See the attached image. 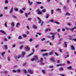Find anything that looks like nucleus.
<instances>
[{
  "instance_id": "10",
  "label": "nucleus",
  "mask_w": 76,
  "mask_h": 76,
  "mask_svg": "<svg viewBox=\"0 0 76 76\" xmlns=\"http://www.w3.org/2000/svg\"><path fill=\"white\" fill-rule=\"evenodd\" d=\"M13 12V8H11L10 10V13H12V12Z\"/></svg>"
},
{
  "instance_id": "21",
  "label": "nucleus",
  "mask_w": 76,
  "mask_h": 76,
  "mask_svg": "<svg viewBox=\"0 0 76 76\" xmlns=\"http://www.w3.org/2000/svg\"><path fill=\"white\" fill-rule=\"evenodd\" d=\"M36 4H42V2H36Z\"/></svg>"
},
{
  "instance_id": "4",
  "label": "nucleus",
  "mask_w": 76,
  "mask_h": 76,
  "mask_svg": "<svg viewBox=\"0 0 76 76\" xmlns=\"http://www.w3.org/2000/svg\"><path fill=\"white\" fill-rule=\"evenodd\" d=\"M25 52H22L21 53V57H22V58L24 56H25Z\"/></svg>"
},
{
  "instance_id": "12",
  "label": "nucleus",
  "mask_w": 76,
  "mask_h": 76,
  "mask_svg": "<svg viewBox=\"0 0 76 76\" xmlns=\"http://www.w3.org/2000/svg\"><path fill=\"white\" fill-rule=\"evenodd\" d=\"M25 49L26 50H30V48L28 47H25Z\"/></svg>"
},
{
  "instance_id": "36",
  "label": "nucleus",
  "mask_w": 76,
  "mask_h": 76,
  "mask_svg": "<svg viewBox=\"0 0 76 76\" xmlns=\"http://www.w3.org/2000/svg\"><path fill=\"white\" fill-rule=\"evenodd\" d=\"M17 72H20V69H18L16 70Z\"/></svg>"
},
{
  "instance_id": "48",
  "label": "nucleus",
  "mask_w": 76,
  "mask_h": 76,
  "mask_svg": "<svg viewBox=\"0 0 76 76\" xmlns=\"http://www.w3.org/2000/svg\"><path fill=\"white\" fill-rule=\"evenodd\" d=\"M55 54L56 56H58V54H57V53L56 52L55 53Z\"/></svg>"
},
{
  "instance_id": "16",
  "label": "nucleus",
  "mask_w": 76,
  "mask_h": 76,
  "mask_svg": "<svg viewBox=\"0 0 76 76\" xmlns=\"http://www.w3.org/2000/svg\"><path fill=\"white\" fill-rule=\"evenodd\" d=\"M49 17V14H47L45 16V18L47 19H48V17Z\"/></svg>"
},
{
  "instance_id": "26",
  "label": "nucleus",
  "mask_w": 76,
  "mask_h": 76,
  "mask_svg": "<svg viewBox=\"0 0 76 76\" xmlns=\"http://www.w3.org/2000/svg\"><path fill=\"white\" fill-rule=\"evenodd\" d=\"M23 36L24 38H25V37H27V35H26L25 34H23Z\"/></svg>"
},
{
  "instance_id": "20",
  "label": "nucleus",
  "mask_w": 76,
  "mask_h": 76,
  "mask_svg": "<svg viewBox=\"0 0 76 76\" xmlns=\"http://www.w3.org/2000/svg\"><path fill=\"white\" fill-rule=\"evenodd\" d=\"M64 70V69H63V67L60 68L59 69V71H60L61 70Z\"/></svg>"
},
{
  "instance_id": "8",
  "label": "nucleus",
  "mask_w": 76,
  "mask_h": 76,
  "mask_svg": "<svg viewBox=\"0 0 76 76\" xmlns=\"http://www.w3.org/2000/svg\"><path fill=\"white\" fill-rule=\"evenodd\" d=\"M67 69L69 70H73V69H72V66H68L67 67Z\"/></svg>"
},
{
  "instance_id": "58",
  "label": "nucleus",
  "mask_w": 76,
  "mask_h": 76,
  "mask_svg": "<svg viewBox=\"0 0 76 76\" xmlns=\"http://www.w3.org/2000/svg\"><path fill=\"white\" fill-rule=\"evenodd\" d=\"M20 55H18V58L19 59V58H20Z\"/></svg>"
},
{
  "instance_id": "2",
  "label": "nucleus",
  "mask_w": 76,
  "mask_h": 76,
  "mask_svg": "<svg viewBox=\"0 0 76 76\" xmlns=\"http://www.w3.org/2000/svg\"><path fill=\"white\" fill-rule=\"evenodd\" d=\"M28 72L30 74H32L34 72V71L30 69H28Z\"/></svg>"
},
{
  "instance_id": "64",
  "label": "nucleus",
  "mask_w": 76,
  "mask_h": 76,
  "mask_svg": "<svg viewBox=\"0 0 76 76\" xmlns=\"http://www.w3.org/2000/svg\"><path fill=\"white\" fill-rule=\"evenodd\" d=\"M73 41H75V42H76V39H73Z\"/></svg>"
},
{
  "instance_id": "13",
  "label": "nucleus",
  "mask_w": 76,
  "mask_h": 76,
  "mask_svg": "<svg viewBox=\"0 0 76 76\" xmlns=\"http://www.w3.org/2000/svg\"><path fill=\"white\" fill-rule=\"evenodd\" d=\"M71 49L72 50H75V48L74 46L73 45L71 46Z\"/></svg>"
},
{
  "instance_id": "63",
  "label": "nucleus",
  "mask_w": 76,
  "mask_h": 76,
  "mask_svg": "<svg viewBox=\"0 0 76 76\" xmlns=\"http://www.w3.org/2000/svg\"><path fill=\"white\" fill-rule=\"evenodd\" d=\"M7 59L8 61H10V58L9 57H7Z\"/></svg>"
},
{
  "instance_id": "55",
  "label": "nucleus",
  "mask_w": 76,
  "mask_h": 76,
  "mask_svg": "<svg viewBox=\"0 0 76 76\" xmlns=\"http://www.w3.org/2000/svg\"><path fill=\"white\" fill-rule=\"evenodd\" d=\"M50 22H51V23H52V22H54V20H50Z\"/></svg>"
},
{
  "instance_id": "45",
  "label": "nucleus",
  "mask_w": 76,
  "mask_h": 76,
  "mask_svg": "<svg viewBox=\"0 0 76 76\" xmlns=\"http://www.w3.org/2000/svg\"><path fill=\"white\" fill-rule=\"evenodd\" d=\"M25 16L26 18H28V14L27 13H25Z\"/></svg>"
},
{
  "instance_id": "41",
  "label": "nucleus",
  "mask_w": 76,
  "mask_h": 76,
  "mask_svg": "<svg viewBox=\"0 0 76 76\" xmlns=\"http://www.w3.org/2000/svg\"><path fill=\"white\" fill-rule=\"evenodd\" d=\"M4 47L6 50H7V45H5L4 46Z\"/></svg>"
},
{
  "instance_id": "32",
  "label": "nucleus",
  "mask_w": 76,
  "mask_h": 76,
  "mask_svg": "<svg viewBox=\"0 0 76 76\" xmlns=\"http://www.w3.org/2000/svg\"><path fill=\"white\" fill-rule=\"evenodd\" d=\"M23 45H21V46L19 48V49L20 50H21V49H22V48H23Z\"/></svg>"
},
{
  "instance_id": "43",
  "label": "nucleus",
  "mask_w": 76,
  "mask_h": 76,
  "mask_svg": "<svg viewBox=\"0 0 76 76\" xmlns=\"http://www.w3.org/2000/svg\"><path fill=\"white\" fill-rule=\"evenodd\" d=\"M53 54V52H51L49 53V55H51Z\"/></svg>"
},
{
  "instance_id": "9",
  "label": "nucleus",
  "mask_w": 76,
  "mask_h": 76,
  "mask_svg": "<svg viewBox=\"0 0 76 76\" xmlns=\"http://www.w3.org/2000/svg\"><path fill=\"white\" fill-rule=\"evenodd\" d=\"M20 24L19 23H17V24L16 25V26L17 28H19V26H20Z\"/></svg>"
},
{
  "instance_id": "24",
  "label": "nucleus",
  "mask_w": 76,
  "mask_h": 76,
  "mask_svg": "<svg viewBox=\"0 0 76 76\" xmlns=\"http://www.w3.org/2000/svg\"><path fill=\"white\" fill-rule=\"evenodd\" d=\"M1 56L2 57H3V55H4V54H5V52H3L2 53H1Z\"/></svg>"
},
{
  "instance_id": "38",
  "label": "nucleus",
  "mask_w": 76,
  "mask_h": 76,
  "mask_svg": "<svg viewBox=\"0 0 76 76\" xmlns=\"http://www.w3.org/2000/svg\"><path fill=\"white\" fill-rule=\"evenodd\" d=\"M42 52H44V51H47V50H41Z\"/></svg>"
},
{
  "instance_id": "28",
  "label": "nucleus",
  "mask_w": 76,
  "mask_h": 76,
  "mask_svg": "<svg viewBox=\"0 0 76 76\" xmlns=\"http://www.w3.org/2000/svg\"><path fill=\"white\" fill-rule=\"evenodd\" d=\"M64 44L65 45V47H67V42H64Z\"/></svg>"
},
{
  "instance_id": "30",
  "label": "nucleus",
  "mask_w": 76,
  "mask_h": 76,
  "mask_svg": "<svg viewBox=\"0 0 76 76\" xmlns=\"http://www.w3.org/2000/svg\"><path fill=\"white\" fill-rule=\"evenodd\" d=\"M65 15L66 16H69V15H70V14H69V13L68 12H66L65 14Z\"/></svg>"
},
{
  "instance_id": "14",
  "label": "nucleus",
  "mask_w": 76,
  "mask_h": 76,
  "mask_svg": "<svg viewBox=\"0 0 76 76\" xmlns=\"http://www.w3.org/2000/svg\"><path fill=\"white\" fill-rule=\"evenodd\" d=\"M37 19L39 20L40 22H39V23H41V19H40V18H39V17H37Z\"/></svg>"
},
{
  "instance_id": "18",
  "label": "nucleus",
  "mask_w": 76,
  "mask_h": 76,
  "mask_svg": "<svg viewBox=\"0 0 76 76\" xmlns=\"http://www.w3.org/2000/svg\"><path fill=\"white\" fill-rule=\"evenodd\" d=\"M19 12L21 13H23V10H22L21 9H20L19 10Z\"/></svg>"
},
{
  "instance_id": "7",
  "label": "nucleus",
  "mask_w": 76,
  "mask_h": 76,
  "mask_svg": "<svg viewBox=\"0 0 76 76\" xmlns=\"http://www.w3.org/2000/svg\"><path fill=\"white\" fill-rule=\"evenodd\" d=\"M42 56H48V53H43L42 55Z\"/></svg>"
},
{
  "instance_id": "50",
  "label": "nucleus",
  "mask_w": 76,
  "mask_h": 76,
  "mask_svg": "<svg viewBox=\"0 0 76 76\" xmlns=\"http://www.w3.org/2000/svg\"><path fill=\"white\" fill-rule=\"evenodd\" d=\"M58 38H60V37H61V35H60L58 33Z\"/></svg>"
},
{
  "instance_id": "17",
  "label": "nucleus",
  "mask_w": 76,
  "mask_h": 76,
  "mask_svg": "<svg viewBox=\"0 0 76 76\" xmlns=\"http://www.w3.org/2000/svg\"><path fill=\"white\" fill-rule=\"evenodd\" d=\"M18 39H22V37H21V36H19L18 37Z\"/></svg>"
},
{
  "instance_id": "53",
  "label": "nucleus",
  "mask_w": 76,
  "mask_h": 76,
  "mask_svg": "<svg viewBox=\"0 0 76 76\" xmlns=\"http://www.w3.org/2000/svg\"><path fill=\"white\" fill-rule=\"evenodd\" d=\"M12 72L14 73H16L17 72L15 70H13Z\"/></svg>"
},
{
  "instance_id": "56",
  "label": "nucleus",
  "mask_w": 76,
  "mask_h": 76,
  "mask_svg": "<svg viewBox=\"0 0 76 76\" xmlns=\"http://www.w3.org/2000/svg\"><path fill=\"white\" fill-rule=\"evenodd\" d=\"M27 72L26 70V69L24 70V73H26Z\"/></svg>"
},
{
  "instance_id": "42",
  "label": "nucleus",
  "mask_w": 76,
  "mask_h": 76,
  "mask_svg": "<svg viewBox=\"0 0 76 76\" xmlns=\"http://www.w3.org/2000/svg\"><path fill=\"white\" fill-rule=\"evenodd\" d=\"M55 37V36H54V35H53L52 36V38L53 39V40L54 39V38Z\"/></svg>"
},
{
  "instance_id": "22",
  "label": "nucleus",
  "mask_w": 76,
  "mask_h": 76,
  "mask_svg": "<svg viewBox=\"0 0 76 76\" xmlns=\"http://www.w3.org/2000/svg\"><path fill=\"white\" fill-rule=\"evenodd\" d=\"M42 72L43 74H45V70H42Z\"/></svg>"
},
{
  "instance_id": "15",
  "label": "nucleus",
  "mask_w": 76,
  "mask_h": 76,
  "mask_svg": "<svg viewBox=\"0 0 76 76\" xmlns=\"http://www.w3.org/2000/svg\"><path fill=\"white\" fill-rule=\"evenodd\" d=\"M0 32H2V33L3 34H6V32L4 31L3 30H0Z\"/></svg>"
},
{
  "instance_id": "54",
  "label": "nucleus",
  "mask_w": 76,
  "mask_h": 76,
  "mask_svg": "<svg viewBox=\"0 0 76 76\" xmlns=\"http://www.w3.org/2000/svg\"><path fill=\"white\" fill-rule=\"evenodd\" d=\"M67 63L68 64H70V62L69 61H67Z\"/></svg>"
},
{
  "instance_id": "39",
  "label": "nucleus",
  "mask_w": 76,
  "mask_h": 76,
  "mask_svg": "<svg viewBox=\"0 0 76 76\" xmlns=\"http://www.w3.org/2000/svg\"><path fill=\"white\" fill-rule=\"evenodd\" d=\"M66 30H70V28L67 27H66L65 28Z\"/></svg>"
},
{
  "instance_id": "33",
  "label": "nucleus",
  "mask_w": 76,
  "mask_h": 76,
  "mask_svg": "<svg viewBox=\"0 0 76 76\" xmlns=\"http://www.w3.org/2000/svg\"><path fill=\"white\" fill-rule=\"evenodd\" d=\"M5 3H6V4L8 3H9V2H8V1H7V0H5V1H4Z\"/></svg>"
},
{
  "instance_id": "47",
  "label": "nucleus",
  "mask_w": 76,
  "mask_h": 76,
  "mask_svg": "<svg viewBox=\"0 0 76 76\" xmlns=\"http://www.w3.org/2000/svg\"><path fill=\"white\" fill-rule=\"evenodd\" d=\"M34 58H35L37 60H38V57H37V56H34Z\"/></svg>"
},
{
  "instance_id": "6",
  "label": "nucleus",
  "mask_w": 76,
  "mask_h": 76,
  "mask_svg": "<svg viewBox=\"0 0 76 76\" xmlns=\"http://www.w3.org/2000/svg\"><path fill=\"white\" fill-rule=\"evenodd\" d=\"M32 50L33 51V52H32L31 53H30L29 55L28 56V57H29V56H32V54H34V51H35V49L34 48L32 49Z\"/></svg>"
},
{
  "instance_id": "34",
  "label": "nucleus",
  "mask_w": 76,
  "mask_h": 76,
  "mask_svg": "<svg viewBox=\"0 0 76 76\" xmlns=\"http://www.w3.org/2000/svg\"><path fill=\"white\" fill-rule=\"evenodd\" d=\"M33 27L34 28V29H36V28H37V27L35 25H33Z\"/></svg>"
},
{
  "instance_id": "25",
  "label": "nucleus",
  "mask_w": 76,
  "mask_h": 76,
  "mask_svg": "<svg viewBox=\"0 0 76 76\" xmlns=\"http://www.w3.org/2000/svg\"><path fill=\"white\" fill-rule=\"evenodd\" d=\"M53 12H54V10H51V14L52 15H53Z\"/></svg>"
},
{
  "instance_id": "61",
  "label": "nucleus",
  "mask_w": 76,
  "mask_h": 76,
  "mask_svg": "<svg viewBox=\"0 0 76 76\" xmlns=\"http://www.w3.org/2000/svg\"><path fill=\"white\" fill-rule=\"evenodd\" d=\"M62 31H65V29L64 28H63L62 29Z\"/></svg>"
},
{
  "instance_id": "1",
  "label": "nucleus",
  "mask_w": 76,
  "mask_h": 76,
  "mask_svg": "<svg viewBox=\"0 0 76 76\" xmlns=\"http://www.w3.org/2000/svg\"><path fill=\"white\" fill-rule=\"evenodd\" d=\"M43 61V58H40V60L39 62H39L40 63L42 64V65H44V63H42Z\"/></svg>"
},
{
  "instance_id": "57",
  "label": "nucleus",
  "mask_w": 76,
  "mask_h": 76,
  "mask_svg": "<svg viewBox=\"0 0 76 76\" xmlns=\"http://www.w3.org/2000/svg\"><path fill=\"white\" fill-rule=\"evenodd\" d=\"M29 41L30 42H32V39L30 38L29 40Z\"/></svg>"
},
{
  "instance_id": "35",
  "label": "nucleus",
  "mask_w": 76,
  "mask_h": 76,
  "mask_svg": "<svg viewBox=\"0 0 76 76\" xmlns=\"http://www.w3.org/2000/svg\"><path fill=\"white\" fill-rule=\"evenodd\" d=\"M4 41L6 42H7L8 41V40L7 39L4 38Z\"/></svg>"
},
{
  "instance_id": "62",
  "label": "nucleus",
  "mask_w": 76,
  "mask_h": 76,
  "mask_svg": "<svg viewBox=\"0 0 76 76\" xmlns=\"http://www.w3.org/2000/svg\"><path fill=\"white\" fill-rule=\"evenodd\" d=\"M60 9L59 8H58L56 10V11H60Z\"/></svg>"
},
{
  "instance_id": "5",
  "label": "nucleus",
  "mask_w": 76,
  "mask_h": 76,
  "mask_svg": "<svg viewBox=\"0 0 76 76\" xmlns=\"http://www.w3.org/2000/svg\"><path fill=\"white\" fill-rule=\"evenodd\" d=\"M28 3L29 4V6H32L33 4V2H30L29 0H28Z\"/></svg>"
},
{
  "instance_id": "60",
  "label": "nucleus",
  "mask_w": 76,
  "mask_h": 76,
  "mask_svg": "<svg viewBox=\"0 0 76 76\" xmlns=\"http://www.w3.org/2000/svg\"><path fill=\"white\" fill-rule=\"evenodd\" d=\"M12 47L13 48L15 47H16V45H12Z\"/></svg>"
},
{
  "instance_id": "3",
  "label": "nucleus",
  "mask_w": 76,
  "mask_h": 76,
  "mask_svg": "<svg viewBox=\"0 0 76 76\" xmlns=\"http://www.w3.org/2000/svg\"><path fill=\"white\" fill-rule=\"evenodd\" d=\"M36 12H37V13L38 15H41V14H42V12L40 11L39 10H36Z\"/></svg>"
},
{
  "instance_id": "44",
  "label": "nucleus",
  "mask_w": 76,
  "mask_h": 76,
  "mask_svg": "<svg viewBox=\"0 0 76 76\" xmlns=\"http://www.w3.org/2000/svg\"><path fill=\"white\" fill-rule=\"evenodd\" d=\"M35 58H33V59H31V61H35Z\"/></svg>"
},
{
  "instance_id": "49",
  "label": "nucleus",
  "mask_w": 76,
  "mask_h": 76,
  "mask_svg": "<svg viewBox=\"0 0 76 76\" xmlns=\"http://www.w3.org/2000/svg\"><path fill=\"white\" fill-rule=\"evenodd\" d=\"M62 65L61 64H58L57 65H56V66L57 67H58L59 66H61Z\"/></svg>"
},
{
  "instance_id": "11",
  "label": "nucleus",
  "mask_w": 76,
  "mask_h": 76,
  "mask_svg": "<svg viewBox=\"0 0 76 76\" xmlns=\"http://www.w3.org/2000/svg\"><path fill=\"white\" fill-rule=\"evenodd\" d=\"M76 27L75 26L73 28H71V29L70 28L69 30H70V31H73V30H74V29H76Z\"/></svg>"
},
{
  "instance_id": "31",
  "label": "nucleus",
  "mask_w": 76,
  "mask_h": 76,
  "mask_svg": "<svg viewBox=\"0 0 76 76\" xmlns=\"http://www.w3.org/2000/svg\"><path fill=\"white\" fill-rule=\"evenodd\" d=\"M14 10L16 12H18V8H14Z\"/></svg>"
},
{
  "instance_id": "51",
  "label": "nucleus",
  "mask_w": 76,
  "mask_h": 76,
  "mask_svg": "<svg viewBox=\"0 0 76 76\" xmlns=\"http://www.w3.org/2000/svg\"><path fill=\"white\" fill-rule=\"evenodd\" d=\"M4 74H7V72L6 71H5L3 72Z\"/></svg>"
},
{
  "instance_id": "37",
  "label": "nucleus",
  "mask_w": 76,
  "mask_h": 76,
  "mask_svg": "<svg viewBox=\"0 0 76 76\" xmlns=\"http://www.w3.org/2000/svg\"><path fill=\"white\" fill-rule=\"evenodd\" d=\"M11 25L12 26H15V24L13 22L12 23H11Z\"/></svg>"
},
{
  "instance_id": "29",
  "label": "nucleus",
  "mask_w": 76,
  "mask_h": 76,
  "mask_svg": "<svg viewBox=\"0 0 76 76\" xmlns=\"http://www.w3.org/2000/svg\"><path fill=\"white\" fill-rule=\"evenodd\" d=\"M55 23H56V24H57L58 25H60V23L58 22L57 21H55Z\"/></svg>"
},
{
  "instance_id": "46",
  "label": "nucleus",
  "mask_w": 76,
  "mask_h": 76,
  "mask_svg": "<svg viewBox=\"0 0 76 76\" xmlns=\"http://www.w3.org/2000/svg\"><path fill=\"white\" fill-rule=\"evenodd\" d=\"M26 34H27V35H28V34H29V31H26Z\"/></svg>"
},
{
  "instance_id": "40",
  "label": "nucleus",
  "mask_w": 76,
  "mask_h": 76,
  "mask_svg": "<svg viewBox=\"0 0 76 76\" xmlns=\"http://www.w3.org/2000/svg\"><path fill=\"white\" fill-rule=\"evenodd\" d=\"M45 10H46L45 9L43 10H42V12H43V13L45 12Z\"/></svg>"
},
{
  "instance_id": "59",
  "label": "nucleus",
  "mask_w": 76,
  "mask_h": 76,
  "mask_svg": "<svg viewBox=\"0 0 76 76\" xmlns=\"http://www.w3.org/2000/svg\"><path fill=\"white\" fill-rule=\"evenodd\" d=\"M47 3H50V0H46Z\"/></svg>"
},
{
  "instance_id": "19",
  "label": "nucleus",
  "mask_w": 76,
  "mask_h": 76,
  "mask_svg": "<svg viewBox=\"0 0 76 76\" xmlns=\"http://www.w3.org/2000/svg\"><path fill=\"white\" fill-rule=\"evenodd\" d=\"M50 60L52 61H53V62H55V61H54V58H52L50 59Z\"/></svg>"
},
{
  "instance_id": "23",
  "label": "nucleus",
  "mask_w": 76,
  "mask_h": 76,
  "mask_svg": "<svg viewBox=\"0 0 76 76\" xmlns=\"http://www.w3.org/2000/svg\"><path fill=\"white\" fill-rule=\"evenodd\" d=\"M41 40L42 41H45V38H42L41 39Z\"/></svg>"
},
{
  "instance_id": "52",
  "label": "nucleus",
  "mask_w": 76,
  "mask_h": 76,
  "mask_svg": "<svg viewBox=\"0 0 76 76\" xmlns=\"http://www.w3.org/2000/svg\"><path fill=\"white\" fill-rule=\"evenodd\" d=\"M49 68H53V66H49Z\"/></svg>"
},
{
  "instance_id": "27",
  "label": "nucleus",
  "mask_w": 76,
  "mask_h": 76,
  "mask_svg": "<svg viewBox=\"0 0 76 76\" xmlns=\"http://www.w3.org/2000/svg\"><path fill=\"white\" fill-rule=\"evenodd\" d=\"M4 26L5 27H7V22H6L4 24Z\"/></svg>"
}]
</instances>
